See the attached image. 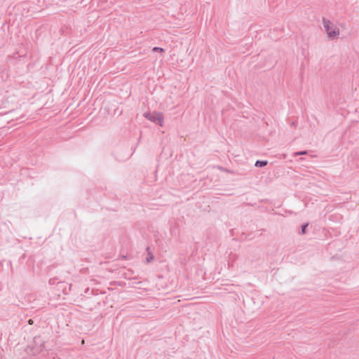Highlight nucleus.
<instances>
[{
    "instance_id": "f257e3e1",
    "label": "nucleus",
    "mask_w": 359,
    "mask_h": 359,
    "mask_svg": "<svg viewBox=\"0 0 359 359\" xmlns=\"http://www.w3.org/2000/svg\"><path fill=\"white\" fill-rule=\"evenodd\" d=\"M323 25L330 39H333L339 35V29L334 27L330 20L323 18Z\"/></svg>"
},
{
    "instance_id": "423d86ee",
    "label": "nucleus",
    "mask_w": 359,
    "mask_h": 359,
    "mask_svg": "<svg viewBox=\"0 0 359 359\" xmlns=\"http://www.w3.org/2000/svg\"><path fill=\"white\" fill-rule=\"evenodd\" d=\"M306 226L307 225H304V226H302V231L303 233H305V232H306Z\"/></svg>"
},
{
    "instance_id": "f03ea898",
    "label": "nucleus",
    "mask_w": 359,
    "mask_h": 359,
    "mask_svg": "<svg viewBox=\"0 0 359 359\" xmlns=\"http://www.w3.org/2000/svg\"><path fill=\"white\" fill-rule=\"evenodd\" d=\"M143 116L150 121L157 123L159 126H163L164 117L161 112H145Z\"/></svg>"
},
{
    "instance_id": "7ed1b4c3",
    "label": "nucleus",
    "mask_w": 359,
    "mask_h": 359,
    "mask_svg": "<svg viewBox=\"0 0 359 359\" xmlns=\"http://www.w3.org/2000/svg\"><path fill=\"white\" fill-rule=\"evenodd\" d=\"M267 164V161H257L256 163H255V165L256 166H259V167H262V166H264Z\"/></svg>"
},
{
    "instance_id": "39448f33",
    "label": "nucleus",
    "mask_w": 359,
    "mask_h": 359,
    "mask_svg": "<svg viewBox=\"0 0 359 359\" xmlns=\"http://www.w3.org/2000/svg\"><path fill=\"white\" fill-rule=\"evenodd\" d=\"M153 52H163L164 50L160 47H154L152 49Z\"/></svg>"
},
{
    "instance_id": "20e7f679",
    "label": "nucleus",
    "mask_w": 359,
    "mask_h": 359,
    "mask_svg": "<svg viewBox=\"0 0 359 359\" xmlns=\"http://www.w3.org/2000/svg\"><path fill=\"white\" fill-rule=\"evenodd\" d=\"M294 156H302V155H309V153L307 151H301L294 153L293 154Z\"/></svg>"
},
{
    "instance_id": "0eeeda50",
    "label": "nucleus",
    "mask_w": 359,
    "mask_h": 359,
    "mask_svg": "<svg viewBox=\"0 0 359 359\" xmlns=\"http://www.w3.org/2000/svg\"><path fill=\"white\" fill-rule=\"evenodd\" d=\"M28 323H29V324L32 325L33 323V320L30 319V320H29Z\"/></svg>"
}]
</instances>
